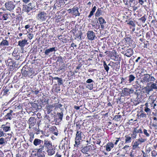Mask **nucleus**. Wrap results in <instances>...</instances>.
<instances>
[{
  "mask_svg": "<svg viewBox=\"0 0 157 157\" xmlns=\"http://www.w3.org/2000/svg\"><path fill=\"white\" fill-rule=\"evenodd\" d=\"M82 132L81 131H77L75 139V144L74 145L75 147H78V146L80 144V140H82Z\"/></svg>",
  "mask_w": 157,
  "mask_h": 157,
  "instance_id": "1",
  "label": "nucleus"
},
{
  "mask_svg": "<svg viewBox=\"0 0 157 157\" xmlns=\"http://www.w3.org/2000/svg\"><path fill=\"white\" fill-rule=\"evenodd\" d=\"M47 17L46 13L44 12H40L37 15V19L39 21H44Z\"/></svg>",
  "mask_w": 157,
  "mask_h": 157,
  "instance_id": "2",
  "label": "nucleus"
},
{
  "mask_svg": "<svg viewBox=\"0 0 157 157\" xmlns=\"http://www.w3.org/2000/svg\"><path fill=\"white\" fill-rule=\"evenodd\" d=\"M155 79L153 76H150L148 74H144V76L143 78V81L144 82H149L150 81H154Z\"/></svg>",
  "mask_w": 157,
  "mask_h": 157,
  "instance_id": "3",
  "label": "nucleus"
},
{
  "mask_svg": "<svg viewBox=\"0 0 157 157\" xmlns=\"http://www.w3.org/2000/svg\"><path fill=\"white\" fill-rule=\"evenodd\" d=\"M88 39L90 40H93L96 36L95 33L92 31H89L87 33Z\"/></svg>",
  "mask_w": 157,
  "mask_h": 157,
  "instance_id": "4",
  "label": "nucleus"
},
{
  "mask_svg": "<svg viewBox=\"0 0 157 157\" xmlns=\"http://www.w3.org/2000/svg\"><path fill=\"white\" fill-rule=\"evenodd\" d=\"M1 128L3 129V131L5 132H7L11 130L10 124L8 122H7L5 124H2Z\"/></svg>",
  "mask_w": 157,
  "mask_h": 157,
  "instance_id": "5",
  "label": "nucleus"
},
{
  "mask_svg": "<svg viewBox=\"0 0 157 157\" xmlns=\"http://www.w3.org/2000/svg\"><path fill=\"white\" fill-rule=\"evenodd\" d=\"M21 72L24 76H26L28 75H30L31 73L30 69L28 68L26 69L25 67H23L21 70Z\"/></svg>",
  "mask_w": 157,
  "mask_h": 157,
  "instance_id": "6",
  "label": "nucleus"
},
{
  "mask_svg": "<svg viewBox=\"0 0 157 157\" xmlns=\"http://www.w3.org/2000/svg\"><path fill=\"white\" fill-rule=\"evenodd\" d=\"M155 101L152 97L150 98L148 100V103L150 105L151 107H152L151 109H155V106L157 105L156 104L154 103Z\"/></svg>",
  "mask_w": 157,
  "mask_h": 157,
  "instance_id": "7",
  "label": "nucleus"
},
{
  "mask_svg": "<svg viewBox=\"0 0 157 157\" xmlns=\"http://www.w3.org/2000/svg\"><path fill=\"white\" fill-rule=\"evenodd\" d=\"M5 5L7 10L10 11L13 10L15 7L14 5L11 2H6L5 4Z\"/></svg>",
  "mask_w": 157,
  "mask_h": 157,
  "instance_id": "8",
  "label": "nucleus"
},
{
  "mask_svg": "<svg viewBox=\"0 0 157 157\" xmlns=\"http://www.w3.org/2000/svg\"><path fill=\"white\" fill-rule=\"evenodd\" d=\"M13 111L12 110H10V112L8 113L7 114L4 116L3 118L4 120H11L13 118V117L12 115V113Z\"/></svg>",
  "mask_w": 157,
  "mask_h": 157,
  "instance_id": "9",
  "label": "nucleus"
},
{
  "mask_svg": "<svg viewBox=\"0 0 157 157\" xmlns=\"http://www.w3.org/2000/svg\"><path fill=\"white\" fill-rule=\"evenodd\" d=\"M57 50L56 47L50 48L48 49H46L44 52L45 55H48L49 53L52 52H55Z\"/></svg>",
  "mask_w": 157,
  "mask_h": 157,
  "instance_id": "10",
  "label": "nucleus"
},
{
  "mask_svg": "<svg viewBox=\"0 0 157 157\" xmlns=\"http://www.w3.org/2000/svg\"><path fill=\"white\" fill-rule=\"evenodd\" d=\"M33 144L35 146H40L43 145V141L38 139H35L33 141Z\"/></svg>",
  "mask_w": 157,
  "mask_h": 157,
  "instance_id": "11",
  "label": "nucleus"
},
{
  "mask_svg": "<svg viewBox=\"0 0 157 157\" xmlns=\"http://www.w3.org/2000/svg\"><path fill=\"white\" fill-rule=\"evenodd\" d=\"M27 44V41L25 39L19 41L18 42V45H19L21 48H23Z\"/></svg>",
  "mask_w": 157,
  "mask_h": 157,
  "instance_id": "12",
  "label": "nucleus"
},
{
  "mask_svg": "<svg viewBox=\"0 0 157 157\" xmlns=\"http://www.w3.org/2000/svg\"><path fill=\"white\" fill-rule=\"evenodd\" d=\"M44 145L48 149L52 148V143L50 141L44 140Z\"/></svg>",
  "mask_w": 157,
  "mask_h": 157,
  "instance_id": "13",
  "label": "nucleus"
},
{
  "mask_svg": "<svg viewBox=\"0 0 157 157\" xmlns=\"http://www.w3.org/2000/svg\"><path fill=\"white\" fill-rule=\"evenodd\" d=\"M132 91V90L131 89L125 88L122 90V93L124 95H128L130 94V92Z\"/></svg>",
  "mask_w": 157,
  "mask_h": 157,
  "instance_id": "14",
  "label": "nucleus"
},
{
  "mask_svg": "<svg viewBox=\"0 0 157 157\" xmlns=\"http://www.w3.org/2000/svg\"><path fill=\"white\" fill-rule=\"evenodd\" d=\"M98 20L101 25V28L102 29H104V24H105L106 23V22L105 20L102 18V17H99L98 19Z\"/></svg>",
  "mask_w": 157,
  "mask_h": 157,
  "instance_id": "15",
  "label": "nucleus"
},
{
  "mask_svg": "<svg viewBox=\"0 0 157 157\" xmlns=\"http://www.w3.org/2000/svg\"><path fill=\"white\" fill-rule=\"evenodd\" d=\"M72 13L75 15V16H79L80 15V13L78 11V7H73L72 9Z\"/></svg>",
  "mask_w": 157,
  "mask_h": 157,
  "instance_id": "16",
  "label": "nucleus"
},
{
  "mask_svg": "<svg viewBox=\"0 0 157 157\" xmlns=\"http://www.w3.org/2000/svg\"><path fill=\"white\" fill-rule=\"evenodd\" d=\"M106 149L107 151H109L114 147V144L111 142L108 143L106 145Z\"/></svg>",
  "mask_w": 157,
  "mask_h": 157,
  "instance_id": "17",
  "label": "nucleus"
},
{
  "mask_svg": "<svg viewBox=\"0 0 157 157\" xmlns=\"http://www.w3.org/2000/svg\"><path fill=\"white\" fill-rule=\"evenodd\" d=\"M143 127L142 126L140 128H139L138 127H137L134 128L133 131L136 134L138 133L142 134L143 133Z\"/></svg>",
  "mask_w": 157,
  "mask_h": 157,
  "instance_id": "18",
  "label": "nucleus"
},
{
  "mask_svg": "<svg viewBox=\"0 0 157 157\" xmlns=\"http://www.w3.org/2000/svg\"><path fill=\"white\" fill-rule=\"evenodd\" d=\"M133 51L131 48L127 49L124 55L128 57H130L133 55Z\"/></svg>",
  "mask_w": 157,
  "mask_h": 157,
  "instance_id": "19",
  "label": "nucleus"
},
{
  "mask_svg": "<svg viewBox=\"0 0 157 157\" xmlns=\"http://www.w3.org/2000/svg\"><path fill=\"white\" fill-rule=\"evenodd\" d=\"M144 135L147 137H149L151 133V131L150 130H147L145 129H144L143 131Z\"/></svg>",
  "mask_w": 157,
  "mask_h": 157,
  "instance_id": "20",
  "label": "nucleus"
},
{
  "mask_svg": "<svg viewBox=\"0 0 157 157\" xmlns=\"http://www.w3.org/2000/svg\"><path fill=\"white\" fill-rule=\"evenodd\" d=\"M31 10H32L29 7V6H28L26 5H23V6L22 10L26 12L27 13H28L29 11Z\"/></svg>",
  "mask_w": 157,
  "mask_h": 157,
  "instance_id": "21",
  "label": "nucleus"
},
{
  "mask_svg": "<svg viewBox=\"0 0 157 157\" xmlns=\"http://www.w3.org/2000/svg\"><path fill=\"white\" fill-rule=\"evenodd\" d=\"M153 122L152 126L154 127H156L157 126V115H155V116L153 117Z\"/></svg>",
  "mask_w": 157,
  "mask_h": 157,
  "instance_id": "22",
  "label": "nucleus"
},
{
  "mask_svg": "<svg viewBox=\"0 0 157 157\" xmlns=\"http://www.w3.org/2000/svg\"><path fill=\"white\" fill-rule=\"evenodd\" d=\"M153 89L157 90V85L155 83H153L151 84L150 88L148 89V90L150 91L152 90Z\"/></svg>",
  "mask_w": 157,
  "mask_h": 157,
  "instance_id": "23",
  "label": "nucleus"
},
{
  "mask_svg": "<svg viewBox=\"0 0 157 157\" xmlns=\"http://www.w3.org/2000/svg\"><path fill=\"white\" fill-rule=\"evenodd\" d=\"M29 124H31V126H34L35 125V119L33 117H31L29 119Z\"/></svg>",
  "mask_w": 157,
  "mask_h": 157,
  "instance_id": "24",
  "label": "nucleus"
},
{
  "mask_svg": "<svg viewBox=\"0 0 157 157\" xmlns=\"http://www.w3.org/2000/svg\"><path fill=\"white\" fill-rule=\"evenodd\" d=\"M102 8H98L95 13V16L96 17H98L101 15L102 13Z\"/></svg>",
  "mask_w": 157,
  "mask_h": 157,
  "instance_id": "25",
  "label": "nucleus"
},
{
  "mask_svg": "<svg viewBox=\"0 0 157 157\" xmlns=\"http://www.w3.org/2000/svg\"><path fill=\"white\" fill-rule=\"evenodd\" d=\"M0 45L1 46H8L9 45L8 41L6 40L3 39L2 41L1 42Z\"/></svg>",
  "mask_w": 157,
  "mask_h": 157,
  "instance_id": "26",
  "label": "nucleus"
},
{
  "mask_svg": "<svg viewBox=\"0 0 157 157\" xmlns=\"http://www.w3.org/2000/svg\"><path fill=\"white\" fill-rule=\"evenodd\" d=\"M47 152L49 155H52L55 153V149H54L52 148L49 149L47 150Z\"/></svg>",
  "mask_w": 157,
  "mask_h": 157,
  "instance_id": "27",
  "label": "nucleus"
},
{
  "mask_svg": "<svg viewBox=\"0 0 157 157\" xmlns=\"http://www.w3.org/2000/svg\"><path fill=\"white\" fill-rule=\"evenodd\" d=\"M97 9L96 7L94 6L92 8V10L90 11V14L88 15V17L90 18L94 14V13L95 12Z\"/></svg>",
  "mask_w": 157,
  "mask_h": 157,
  "instance_id": "28",
  "label": "nucleus"
},
{
  "mask_svg": "<svg viewBox=\"0 0 157 157\" xmlns=\"http://www.w3.org/2000/svg\"><path fill=\"white\" fill-rule=\"evenodd\" d=\"M125 143H128L131 142L132 137L128 136H125Z\"/></svg>",
  "mask_w": 157,
  "mask_h": 157,
  "instance_id": "29",
  "label": "nucleus"
},
{
  "mask_svg": "<svg viewBox=\"0 0 157 157\" xmlns=\"http://www.w3.org/2000/svg\"><path fill=\"white\" fill-rule=\"evenodd\" d=\"M66 66H65L64 64H63L58 69L57 71H59L61 70L62 71V72H64V71L66 70Z\"/></svg>",
  "mask_w": 157,
  "mask_h": 157,
  "instance_id": "30",
  "label": "nucleus"
},
{
  "mask_svg": "<svg viewBox=\"0 0 157 157\" xmlns=\"http://www.w3.org/2000/svg\"><path fill=\"white\" fill-rule=\"evenodd\" d=\"M63 110H62L60 112L57 113V115L58 117L59 118L61 121L62 120V118L63 116Z\"/></svg>",
  "mask_w": 157,
  "mask_h": 157,
  "instance_id": "31",
  "label": "nucleus"
},
{
  "mask_svg": "<svg viewBox=\"0 0 157 157\" xmlns=\"http://www.w3.org/2000/svg\"><path fill=\"white\" fill-rule=\"evenodd\" d=\"M89 150V146L86 147L82 149V152L83 153L86 154V152L88 151Z\"/></svg>",
  "mask_w": 157,
  "mask_h": 157,
  "instance_id": "32",
  "label": "nucleus"
},
{
  "mask_svg": "<svg viewBox=\"0 0 157 157\" xmlns=\"http://www.w3.org/2000/svg\"><path fill=\"white\" fill-rule=\"evenodd\" d=\"M6 144V141L5 139L2 137L0 138V145H5Z\"/></svg>",
  "mask_w": 157,
  "mask_h": 157,
  "instance_id": "33",
  "label": "nucleus"
},
{
  "mask_svg": "<svg viewBox=\"0 0 157 157\" xmlns=\"http://www.w3.org/2000/svg\"><path fill=\"white\" fill-rule=\"evenodd\" d=\"M103 63L104 67L106 71L108 72L109 70V67L106 64L105 61H103Z\"/></svg>",
  "mask_w": 157,
  "mask_h": 157,
  "instance_id": "34",
  "label": "nucleus"
},
{
  "mask_svg": "<svg viewBox=\"0 0 157 157\" xmlns=\"http://www.w3.org/2000/svg\"><path fill=\"white\" fill-rule=\"evenodd\" d=\"M140 144L139 142L137 141H135L134 144L133 145H132V147L134 148H136L138 147H139V145Z\"/></svg>",
  "mask_w": 157,
  "mask_h": 157,
  "instance_id": "35",
  "label": "nucleus"
},
{
  "mask_svg": "<svg viewBox=\"0 0 157 157\" xmlns=\"http://www.w3.org/2000/svg\"><path fill=\"white\" fill-rule=\"evenodd\" d=\"M129 83H131L133 81L135 78V77L132 75H130L129 77Z\"/></svg>",
  "mask_w": 157,
  "mask_h": 157,
  "instance_id": "36",
  "label": "nucleus"
},
{
  "mask_svg": "<svg viewBox=\"0 0 157 157\" xmlns=\"http://www.w3.org/2000/svg\"><path fill=\"white\" fill-rule=\"evenodd\" d=\"M54 105H49L47 108L48 110V112L49 113H50L51 111H52V109L54 108Z\"/></svg>",
  "mask_w": 157,
  "mask_h": 157,
  "instance_id": "37",
  "label": "nucleus"
},
{
  "mask_svg": "<svg viewBox=\"0 0 157 157\" xmlns=\"http://www.w3.org/2000/svg\"><path fill=\"white\" fill-rule=\"evenodd\" d=\"M8 18V15L7 14H5L4 13L2 14V19L4 20H6Z\"/></svg>",
  "mask_w": 157,
  "mask_h": 157,
  "instance_id": "38",
  "label": "nucleus"
},
{
  "mask_svg": "<svg viewBox=\"0 0 157 157\" xmlns=\"http://www.w3.org/2000/svg\"><path fill=\"white\" fill-rule=\"evenodd\" d=\"M121 117V116L120 115H116L114 117L113 119L117 121H120V119Z\"/></svg>",
  "mask_w": 157,
  "mask_h": 157,
  "instance_id": "39",
  "label": "nucleus"
},
{
  "mask_svg": "<svg viewBox=\"0 0 157 157\" xmlns=\"http://www.w3.org/2000/svg\"><path fill=\"white\" fill-rule=\"evenodd\" d=\"M27 6H29V7H30L32 10L35 7L34 3L33 2L29 3Z\"/></svg>",
  "mask_w": 157,
  "mask_h": 157,
  "instance_id": "40",
  "label": "nucleus"
},
{
  "mask_svg": "<svg viewBox=\"0 0 157 157\" xmlns=\"http://www.w3.org/2000/svg\"><path fill=\"white\" fill-rule=\"evenodd\" d=\"M127 24L129 25H132V26L134 27L136 26V25L134 22L132 21H130L129 22H127Z\"/></svg>",
  "mask_w": 157,
  "mask_h": 157,
  "instance_id": "41",
  "label": "nucleus"
},
{
  "mask_svg": "<svg viewBox=\"0 0 157 157\" xmlns=\"http://www.w3.org/2000/svg\"><path fill=\"white\" fill-rule=\"evenodd\" d=\"M93 84H88L86 86V88L89 89L90 90H91L93 88Z\"/></svg>",
  "mask_w": 157,
  "mask_h": 157,
  "instance_id": "42",
  "label": "nucleus"
},
{
  "mask_svg": "<svg viewBox=\"0 0 157 157\" xmlns=\"http://www.w3.org/2000/svg\"><path fill=\"white\" fill-rule=\"evenodd\" d=\"M146 140L142 138H140L137 140V141L139 142V143L140 144L141 143H144L146 141Z\"/></svg>",
  "mask_w": 157,
  "mask_h": 157,
  "instance_id": "43",
  "label": "nucleus"
},
{
  "mask_svg": "<svg viewBox=\"0 0 157 157\" xmlns=\"http://www.w3.org/2000/svg\"><path fill=\"white\" fill-rule=\"evenodd\" d=\"M131 137L133 139H136L137 136V134L136 132H134L133 131L131 135Z\"/></svg>",
  "mask_w": 157,
  "mask_h": 157,
  "instance_id": "44",
  "label": "nucleus"
},
{
  "mask_svg": "<svg viewBox=\"0 0 157 157\" xmlns=\"http://www.w3.org/2000/svg\"><path fill=\"white\" fill-rule=\"evenodd\" d=\"M6 134L5 133L2 129H0V137L2 136H6Z\"/></svg>",
  "mask_w": 157,
  "mask_h": 157,
  "instance_id": "45",
  "label": "nucleus"
},
{
  "mask_svg": "<svg viewBox=\"0 0 157 157\" xmlns=\"http://www.w3.org/2000/svg\"><path fill=\"white\" fill-rule=\"evenodd\" d=\"M139 20L141 21L143 23H144L146 21V18L145 17L143 16L139 18Z\"/></svg>",
  "mask_w": 157,
  "mask_h": 157,
  "instance_id": "46",
  "label": "nucleus"
},
{
  "mask_svg": "<svg viewBox=\"0 0 157 157\" xmlns=\"http://www.w3.org/2000/svg\"><path fill=\"white\" fill-rule=\"evenodd\" d=\"M58 85H60L63 84V80L61 78H60L58 80Z\"/></svg>",
  "mask_w": 157,
  "mask_h": 157,
  "instance_id": "47",
  "label": "nucleus"
},
{
  "mask_svg": "<svg viewBox=\"0 0 157 157\" xmlns=\"http://www.w3.org/2000/svg\"><path fill=\"white\" fill-rule=\"evenodd\" d=\"M28 37L31 40L32 39V38L33 37L34 35L33 34H32L31 33H29L27 35Z\"/></svg>",
  "mask_w": 157,
  "mask_h": 157,
  "instance_id": "48",
  "label": "nucleus"
},
{
  "mask_svg": "<svg viewBox=\"0 0 157 157\" xmlns=\"http://www.w3.org/2000/svg\"><path fill=\"white\" fill-rule=\"evenodd\" d=\"M144 111L146 113H150L151 112L150 109L148 107H145Z\"/></svg>",
  "mask_w": 157,
  "mask_h": 157,
  "instance_id": "49",
  "label": "nucleus"
},
{
  "mask_svg": "<svg viewBox=\"0 0 157 157\" xmlns=\"http://www.w3.org/2000/svg\"><path fill=\"white\" fill-rule=\"evenodd\" d=\"M93 82V81L90 78L88 79L86 81V82L88 83H90Z\"/></svg>",
  "mask_w": 157,
  "mask_h": 157,
  "instance_id": "50",
  "label": "nucleus"
},
{
  "mask_svg": "<svg viewBox=\"0 0 157 157\" xmlns=\"http://www.w3.org/2000/svg\"><path fill=\"white\" fill-rule=\"evenodd\" d=\"M44 145H40L39 146V148L42 151H43V150H44Z\"/></svg>",
  "mask_w": 157,
  "mask_h": 157,
  "instance_id": "51",
  "label": "nucleus"
},
{
  "mask_svg": "<svg viewBox=\"0 0 157 157\" xmlns=\"http://www.w3.org/2000/svg\"><path fill=\"white\" fill-rule=\"evenodd\" d=\"M62 106V105L61 104H59L58 105H57L56 106V107H57V108H59L61 110H63L61 108V107Z\"/></svg>",
  "mask_w": 157,
  "mask_h": 157,
  "instance_id": "52",
  "label": "nucleus"
},
{
  "mask_svg": "<svg viewBox=\"0 0 157 157\" xmlns=\"http://www.w3.org/2000/svg\"><path fill=\"white\" fill-rule=\"evenodd\" d=\"M146 115L145 114L143 113H141L140 115V116L141 117H146Z\"/></svg>",
  "mask_w": 157,
  "mask_h": 157,
  "instance_id": "53",
  "label": "nucleus"
},
{
  "mask_svg": "<svg viewBox=\"0 0 157 157\" xmlns=\"http://www.w3.org/2000/svg\"><path fill=\"white\" fill-rule=\"evenodd\" d=\"M155 151L154 150L151 151V155L153 157H155L156 155H157V154H156V155L155 154Z\"/></svg>",
  "mask_w": 157,
  "mask_h": 157,
  "instance_id": "54",
  "label": "nucleus"
},
{
  "mask_svg": "<svg viewBox=\"0 0 157 157\" xmlns=\"http://www.w3.org/2000/svg\"><path fill=\"white\" fill-rule=\"evenodd\" d=\"M33 93L35 94L36 95H37L39 93V91L38 90H35L32 91Z\"/></svg>",
  "mask_w": 157,
  "mask_h": 157,
  "instance_id": "55",
  "label": "nucleus"
},
{
  "mask_svg": "<svg viewBox=\"0 0 157 157\" xmlns=\"http://www.w3.org/2000/svg\"><path fill=\"white\" fill-rule=\"evenodd\" d=\"M141 151L143 154V157H147V156L146 153L144 152L143 151Z\"/></svg>",
  "mask_w": 157,
  "mask_h": 157,
  "instance_id": "56",
  "label": "nucleus"
},
{
  "mask_svg": "<svg viewBox=\"0 0 157 157\" xmlns=\"http://www.w3.org/2000/svg\"><path fill=\"white\" fill-rule=\"evenodd\" d=\"M139 3L141 5H143L144 3V2L142 0H139Z\"/></svg>",
  "mask_w": 157,
  "mask_h": 157,
  "instance_id": "57",
  "label": "nucleus"
},
{
  "mask_svg": "<svg viewBox=\"0 0 157 157\" xmlns=\"http://www.w3.org/2000/svg\"><path fill=\"white\" fill-rule=\"evenodd\" d=\"M129 147L128 145H125L124 147H123L122 149L125 150L126 151H127V149Z\"/></svg>",
  "mask_w": 157,
  "mask_h": 157,
  "instance_id": "58",
  "label": "nucleus"
},
{
  "mask_svg": "<svg viewBox=\"0 0 157 157\" xmlns=\"http://www.w3.org/2000/svg\"><path fill=\"white\" fill-rule=\"evenodd\" d=\"M36 150L37 151V152L39 153H41L42 152V151H42L40 148L37 149Z\"/></svg>",
  "mask_w": 157,
  "mask_h": 157,
  "instance_id": "59",
  "label": "nucleus"
},
{
  "mask_svg": "<svg viewBox=\"0 0 157 157\" xmlns=\"http://www.w3.org/2000/svg\"><path fill=\"white\" fill-rule=\"evenodd\" d=\"M57 61L61 62L63 61V59L61 57H59L58 58Z\"/></svg>",
  "mask_w": 157,
  "mask_h": 157,
  "instance_id": "60",
  "label": "nucleus"
},
{
  "mask_svg": "<svg viewBox=\"0 0 157 157\" xmlns=\"http://www.w3.org/2000/svg\"><path fill=\"white\" fill-rule=\"evenodd\" d=\"M108 66H111L112 67H113V63H109L108 65H107Z\"/></svg>",
  "mask_w": 157,
  "mask_h": 157,
  "instance_id": "61",
  "label": "nucleus"
},
{
  "mask_svg": "<svg viewBox=\"0 0 157 157\" xmlns=\"http://www.w3.org/2000/svg\"><path fill=\"white\" fill-rule=\"evenodd\" d=\"M120 139V138H117V140H116L115 142L114 143V144L116 145L117 144L119 140Z\"/></svg>",
  "mask_w": 157,
  "mask_h": 157,
  "instance_id": "62",
  "label": "nucleus"
},
{
  "mask_svg": "<svg viewBox=\"0 0 157 157\" xmlns=\"http://www.w3.org/2000/svg\"><path fill=\"white\" fill-rule=\"evenodd\" d=\"M55 157H61V155L57 153L55 155Z\"/></svg>",
  "mask_w": 157,
  "mask_h": 157,
  "instance_id": "63",
  "label": "nucleus"
},
{
  "mask_svg": "<svg viewBox=\"0 0 157 157\" xmlns=\"http://www.w3.org/2000/svg\"><path fill=\"white\" fill-rule=\"evenodd\" d=\"M74 108L77 110L79 109H80V107L79 106H74Z\"/></svg>",
  "mask_w": 157,
  "mask_h": 157,
  "instance_id": "64",
  "label": "nucleus"
}]
</instances>
